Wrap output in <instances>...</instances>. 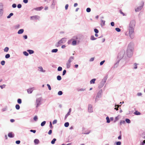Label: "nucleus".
<instances>
[{
    "instance_id": "f257e3e1",
    "label": "nucleus",
    "mask_w": 145,
    "mask_h": 145,
    "mask_svg": "<svg viewBox=\"0 0 145 145\" xmlns=\"http://www.w3.org/2000/svg\"><path fill=\"white\" fill-rule=\"evenodd\" d=\"M133 50V43L131 42L129 44L127 50V55L128 57H130L132 56Z\"/></svg>"
},
{
    "instance_id": "f03ea898",
    "label": "nucleus",
    "mask_w": 145,
    "mask_h": 145,
    "mask_svg": "<svg viewBox=\"0 0 145 145\" xmlns=\"http://www.w3.org/2000/svg\"><path fill=\"white\" fill-rule=\"evenodd\" d=\"M134 29L132 27H128V33H125L126 35H129L131 39H133L134 37L135 32H134Z\"/></svg>"
},
{
    "instance_id": "7ed1b4c3",
    "label": "nucleus",
    "mask_w": 145,
    "mask_h": 145,
    "mask_svg": "<svg viewBox=\"0 0 145 145\" xmlns=\"http://www.w3.org/2000/svg\"><path fill=\"white\" fill-rule=\"evenodd\" d=\"M42 98L41 97L38 98L36 99L35 105L37 108H38L41 104Z\"/></svg>"
},
{
    "instance_id": "20e7f679",
    "label": "nucleus",
    "mask_w": 145,
    "mask_h": 145,
    "mask_svg": "<svg viewBox=\"0 0 145 145\" xmlns=\"http://www.w3.org/2000/svg\"><path fill=\"white\" fill-rule=\"evenodd\" d=\"M103 93V90L101 89L97 93L95 99V102H96L98 101L97 99L100 98L101 97V96Z\"/></svg>"
},
{
    "instance_id": "39448f33",
    "label": "nucleus",
    "mask_w": 145,
    "mask_h": 145,
    "mask_svg": "<svg viewBox=\"0 0 145 145\" xmlns=\"http://www.w3.org/2000/svg\"><path fill=\"white\" fill-rule=\"evenodd\" d=\"M125 54V51L123 50L121 51L118 54V57L120 59V60L123 57Z\"/></svg>"
},
{
    "instance_id": "423d86ee",
    "label": "nucleus",
    "mask_w": 145,
    "mask_h": 145,
    "mask_svg": "<svg viewBox=\"0 0 145 145\" xmlns=\"http://www.w3.org/2000/svg\"><path fill=\"white\" fill-rule=\"evenodd\" d=\"M66 41V39L65 38H63L56 44V46L57 47H58L62 44L64 43Z\"/></svg>"
},
{
    "instance_id": "0eeeda50",
    "label": "nucleus",
    "mask_w": 145,
    "mask_h": 145,
    "mask_svg": "<svg viewBox=\"0 0 145 145\" xmlns=\"http://www.w3.org/2000/svg\"><path fill=\"white\" fill-rule=\"evenodd\" d=\"M144 5V2L143 1H142L141 2V4L140 6L137 7L135 9V11L136 12H138L140 11Z\"/></svg>"
},
{
    "instance_id": "6e6552de",
    "label": "nucleus",
    "mask_w": 145,
    "mask_h": 145,
    "mask_svg": "<svg viewBox=\"0 0 145 145\" xmlns=\"http://www.w3.org/2000/svg\"><path fill=\"white\" fill-rule=\"evenodd\" d=\"M40 18V16L38 15H34L31 16L30 17V19L31 20L35 21L36 20H39Z\"/></svg>"
},
{
    "instance_id": "1a4fd4ad",
    "label": "nucleus",
    "mask_w": 145,
    "mask_h": 145,
    "mask_svg": "<svg viewBox=\"0 0 145 145\" xmlns=\"http://www.w3.org/2000/svg\"><path fill=\"white\" fill-rule=\"evenodd\" d=\"M135 20H131L130 22L129 27H132L133 28H135Z\"/></svg>"
},
{
    "instance_id": "9d476101",
    "label": "nucleus",
    "mask_w": 145,
    "mask_h": 145,
    "mask_svg": "<svg viewBox=\"0 0 145 145\" xmlns=\"http://www.w3.org/2000/svg\"><path fill=\"white\" fill-rule=\"evenodd\" d=\"M88 110L89 112H93V108L92 105L91 104L88 105Z\"/></svg>"
},
{
    "instance_id": "9b49d317",
    "label": "nucleus",
    "mask_w": 145,
    "mask_h": 145,
    "mask_svg": "<svg viewBox=\"0 0 145 145\" xmlns=\"http://www.w3.org/2000/svg\"><path fill=\"white\" fill-rule=\"evenodd\" d=\"M35 89L34 87L29 88L27 90V92L28 93L30 94L32 93L33 90Z\"/></svg>"
},
{
    "instance_id": "f8f14e48",
    "label": "nucleus",
    "mask_w": 145,
    "mask_h": 145,
    "mask_svg": "<svg viewBox=\"0 0 145 145\" xmlns=\"http://www.w3.org/2000/svg\"><path fill=\"white\" fill-rule=\"evenodd\" d=\"M71 111V108H70L69 109V111L68 113L65 115V119L66 120L68 116L70 115V113Z\"/></svg>"
},
{
    "instance_id": "ddd939ff",
    "label": "nucleus",
    "mask_w": 145,
    "mask_h": 145,
    "mask_svg": "<svg viewBox=\"0 0 145 145\" xmlns=\"http://www.w3.org/2000/svg\"><path fill=\"white\" fill-rule=\"evenodd\" d=\"M43 8V7L41 6L39 7H37L33 9V10H35L37 11H40Z\"/></svg>"
},
{
    "instance_id": "4468645a",
    "label": "nucleus",
    "mask_w": 145,
    "mask_h": 145,
    "mask_svg": "<svg viewBox=\"0 0 145 145\" xmlns=\"http://www.w3.org/2000/svg\"><path fill=\"white\" fill-rule=\"evenodd\" d=\"M74 59V56H71L68 61L71 63Z\"/></svg>"
},
{
    "instance_id": "2eb2a0df",
    "label": "nucleus",
    "mask_w": 145,
    "mask_h": 145,
    "mask_svg": "<svg viewBox=\"0 0 145 145\" xmlns=\"http://www.w3.org/2000/svg\"><path fill=\"white\" fill-rule=\"evenodd\" d=\"M66 67L67 68L69 69L71 66V63L67 61L66 63Z\"/></svg>"
},
{
    "instance_id": "dca6fc26",
    "label": "nucleus",
    "mask_w": 145,
    "mask_h": 145,
    "mask_svg": "<svg viewBox=\"0 0 145 145\" xmlns=\"http://www.w3.org/2000/svg\"><path fill=\"white\" fill-rule=\"evenodd\" d=\"M77 44V41L75 40H74L73 39V40H72V42L71 44L73 46H75Z\"/></svg>"
},
{
    "instance_id": "f3484780",
    "label": "nucleus",
    "mask_w": 145,
    "mask_h": 145,
    "mask_svg": "<svg viewBox=\"0 0 145 145\" xmlns=\"http://www.w3.org/2000/svg\"><path fill=\"white\" fill-rule=\"evenodd\" d=\"M107 79V77H105L102 80V81L101 82L103 83V84H105L106 82V80Z\"/></svg>"
},
{
    "instance_id": "a211bd4d",
    "label": "nucleus",
    "mask_w": 145,
    "mask_h": 145,
    "mask_svg": "<svg viewBox=\"0 0 145 145\" xmlns=\"http://www.w3.org/2000/svg\"><path fill=\"white\" fill-rule=\"evenodd\" d=\"M101 24L102 27L103 26L105 25V21L102 20H101Z\"/></svg>"
},
{
    "instance_id": "6ab92c4d",
    "label": "nucleus",
    "mask_w": 145,
    "mask_h": 145,
    "mask_svg": "<svg viewBox=\"0 0 145 145\" xmlns=\"http://www.w3.org/2000/svg\"><path fill=\"white\" fill-rule=\"evenodd\" d=\"M8 136L10 138H13L14 136L12 134V132H10L8 133Z\"/></svg>"
},
{
    "instance_id": "aec40b11",
    "label": "nucleus",
    "mask_w": 145,
    "mask_h": 145,
    "mask_svg": "<svg viewBox=\"0 0 145 145\" xmlns=\"http://www.w3.org/2000/svg\"><path fill=\"white\" fill-rule=\"evenodd\" d=\"M24 32V30L23 29H20L18 32V34H22Z\"/></svg>"
},
{
    "instance_id": "412c9836",
    "label": "nucleus",
    "mask_w": 145,
    "mask_h": 145,
    "mask_svg": "<svg viewBox=\"0 0 145 145\" xmlns=\"http://www.w3.org/2000/svg\"><path fill=\"white\" fill-rule=\"evenodd\" d=\"M27 51L28 52L29 54H33L34 53V51L32 50H28Z\"/></svg>"
},
{
    "instance_id": "4be33fe9",
    "label": "nucleus",
    "mask_w": 145,
    "mask_h": 145,
    "mask_svg": "<svg viewBox=\"0 0 145 145\" xmlns=\"http://www.w3.org/2000/svg\"><path fill=\"white\" fill-rule=\"evenodd\" d=\"M34 142L35 144H38L39 143V140L37 139H35L34 140Z\"/></svg>"
},
{
    "instance_id": "5701e85b",
    "label": "nucleus",
    "mask_w": 145,
    "mask_h": 145,
    "mask_svg": "<svg viewBox=\"0 0 145 145\" xmlns=\"http://www.w3.org/2000/svg\"><path fill=\"white\" fill-rule=\"evenodd\" d=\"M96 80V79L95 78H93L90 81V84H94L95 83V82Z\"/></svg>"
},
{
    "instance_id": "b1692460",
    "label": "nucleus",
    "mask_w": 145,
    "mask_h": 145,
    "mask_svg": "<svg viewBox=\"0 0 145 145\" xmlns=\"http://www.w3.org/2000/svg\"><path fill=\"white\" fill-rule=\"evenodd\" d=\"M104 84H103L102 82H101L99 86V88H102L104 85Z\"/></svg>"
},
{
    "instance_id": "393cba45",
    "label": "nucleus",
    "mask_w": 145,
    "mask_h": 145,
    "mask_svg": "<svg viewBox=\"0 0 145 145\" xmlns=\"http://www.w3.org/2000/svg\"><path fill=\"white\" fill-rule=\"evenodd\" d=\"M119 61L120 60H118L117 61L116 63L114 65V67L116 68L118 67L119 62Z\"/></svg>"
},
{
    "instance_id": "a878e982",
    "label": "nucleus",
    "mask_w": 145,
    "mask_h": 145,
    "mask_svg": "<svg viewBox=\"0 0 145 145\" xmlns=\"http://www.w3.org/2000/svg\"><path fill=\"white\" fill-rule=\"evenodd\" d=\"M39 68L40 69L39 71H40L43 72H45V70H43V69L42 67H39Z\"/></svg>"
},
{
    "instance_id": "bb28decb",
    "label": "nucleus",
    "mask_w": 145,
    "mask_h": 145,
    "mask_svg": "<svg viewBox=\"0 0 145 145\" xmlns=\"http://www.w3.org/2000/svg\"><path fill=\"white\" fill-rule=\"evenodd\" d=\"M13 13H11L9 14L7 16V18H10L11 16L13 15Z\"/></svg>"
},
{
    "instance_id": "cd10ccee",
    "label": "nucleus",
    "mask_w": 145,
    "mask_h": 145,
    "mask_svg": "<svg viewBox=\"0 0 145 145\" xmlns=\"http://www.w3.org/2000/svg\"><path fill=\"white\" fill-rule=\"evenodd\" d=\"M56 139L55 138H54L51 141V143L52 144H54L55 141H56Z\"/></svg>"
},
{
    "instance_id": "c85d7f7f",
    "label": "nucleus",
    "mask_w": 145,
    "mask_h": 145,
    "mask_svg": "<svg viewBox=\"0 0 145 145\" xmlns=\"http://www.w3.org/2000/svg\"><path fill=\"white\" fill-rule=\"evenodd\" d=\"M97 39L96 38H95L93 35H91V37L90 39L91 40H94Z\"/></svg>"
},
{
    "instance_id": "c756f323",
    "label": "nucleus",
    "mask_w": 145,
    "mask_h": 145,
    "mask_svg": "<svg viewBox=\"0 0 145 145\" xmlns=\"http://www.w3.org/2000/svg\"><path fill=\"white\" fill-rule=\"evenodd\" d=\"M58 51V49H54L52 50V52L53 53H56Z\"/></svg>"
},
{
    "instance_id": "7c9ffc66",
    "label": "nucleus",
    "mask_w": 145,
    "mask_h": 145,
    "mask_svg": "<svg viewBox=\"0 0 145 145\" xmlns=\"http://www.w3.org/2000/svg\"><path fill=\"white\" fill-rule=\"evenodd\" d=\"M73 40V39H72L69 40H68L67 43L68 44H71V43L72 42V40Z\"/></svg>"
},
{
    "instance_id": "2f4dec72",
    "label": "nucleus",
    "mask_w": 145,
    "mask_h": 145,
    "mask_svg": "<svg viewBox=\"0 0 145 145\" xmlns=\"http://www.w3.org/2000/svg\"><path fill=\"white\" fill-rule=\"evenodd\" d=\"M125 121L128 123H131V121L128 118H126L125 120Z\"/></svg>"
},
{
    "instance_id": "473e14b6",
    "label": "nucleus",
    "mask_w": 145,
    "mask_h": 145,
    "mask_svg": "<svg viewBox=\"0 0 145 145\" xmlns=\"http://www.w3.org/2000/svg\"><path fill=\"white\" fill-rule=\"evenodd\" d=\"M57 80L59 81L61 80V77L60 76L58 75L57 77Z\"/></svg>"
},
{
    "instance_id": "72a5a7b5",
    "label": "nucleus",
    "mask_w": 145,
    "mask_h": 145,
    "mask_svg": "<svg viewBox=\"0 0 145 145\" xmlns=\"http://www.w3.org/2000/svg\"><path fill=\"white\" fill-rule=\"evenodd\" d=\"M46 123V121H44L41 123V126L42 127L44 126L45 125Z\"/></svg>"
},
{
    "instance_id": "f704fd0d",
    "label": "nucleus",
    "mask_w": 145,
    "mask_h": 145,
    "mask_svg": "<svg viewBox=\"0 0 145 145\" xmlns=\"http://www.w3.org/2000/svg\"><path fill=\"white\" fill-rule=\"evenodd\" d=\"M17 102L19 104H20L22 103V100L20 99H18L17 100Z\"/></svg>"
},
{
    "instance_id": "c9c22d12",
    "label": "nucleus",
    "mask_w": 145,
    "mask_h": 145,
    "mask_svg": "<svg viewBox=\"0 0 145 145\" xmlns=\"http://www.w3.org/2000/svg\"><path fill=\"white\" fill-rule=\"evenodd\" d=\"M106 122L108 123H109L110 122V121L109 117L108 116L106 118Z\"/></svg>"
},
{
    "instance_id": "e433bc0d",
    "label": "nucleus",
    "mask_w": 145,
    "mask_h": 145,
    "mask_svg": "<svg viewBox=\"0 0 145 145\" xmlns=\"http://www.w3.org/2000/svg\"><path fill=\"white\" fill-rule=\"evenodd\" d=\"M115 108H114L116 110H118V107L120 106H121L119 105H115Z\"/></svg>"
},
{
    "instance_id": "4c0bfd02",
    "label": "nucleus",
    "mask_w": 145,
    "mask_h": 145,
    "mask_svg": "<svg viewBox=\"0 0 145 145\" xmlns=\"http://www.w3.org/2000/svg\"><path fill=\"white\" fill-rule=\"evenodd\" d=\"M15 107L17 110H19L20 109V106L18 104H17L16 105Z\"/></svg>"
},
{
    "instance_id": "58836bf2",
    "label": "nucleus",
    "mask_w": 145,
    "mask_h": 145,
    "mask_svg": "<svg viewBox=\"0 0 145 145\" xmlns=\"http://www.w3.org/2000/svg\"><path fill=\"white\" fill-rule=\"evenodd\" d=\"M69 123L68 122H66L64 124V126L65 127H67L69 126Z\"/></svg>"
},
{
    "instance_id": "ea45409f",
    "label": "nucleus",
    "mask_w": 145,
    "mask_h": 145,
    "mask_svg": "<svg viewBox=\"0 0 145 145\" xmlns=\"http://www.w3.org/2000/svg\"><path fill=\"white\" fill-rule=\"evenodd\" d=\"M125 121L124 120L121 121L120 123V125H122V124H124L125 123Z\"/></svg>"
},
{
    "instance_id": "a19ab883",
    "label": "nucleus",
    "mask_w": 145,
    "mask_h": 145,
    "mask_svg": "<svg viewBox=\"0 0 145 145\" xmlns=\"http://www.w3.org/2000/svg\"><path fill=\"white\" fill-rule=\"evenodd\" d=\"M0 10H3V5L1 4H0Z\"/></svg>"
},
{
    "instance_id": "79ce46f5",
    "label": "nucleus",
    "mask_w": 145,
    "mask_h": 145,
    "mask_svg": "<svg viewBox=\"0 0 145 145\" xmlns=\"http://www.w3.org/2000/svg\"><path fill=\"white\" fill-rule=\"evenodd\" d=\"M9 50V48L8 47H5L4 49V51L5 52H7Z\"/></svg>"
},
{
    "instance_id": "37998d69",
    "label": "nucleus",
    "mask_w": 145,
    "mask_h": 145,
    "mask_svg": "<svg viewBox=\"0 0 145 145\" xmlns=\"http://www.w3.org/2000/svg\"><path fill=\"white\" fill-rule=\"evenodd\" d=\"M24 55L26 56H27L29 55L28 53L26 51H24L23 52Z\"/></svg>"
},
{
    "instance_id": "c03bdc74",
    "label": "nucleus",
    "mask_w": 145,
    "mask_h": 145,
    "mask_svg": "<svg viewBox=\"0 0 145 145\" xmlns=\"http://www.w3.org/2000/svg\"><path fill=\"white\" fill-rule=\"evenodd\" d=\"M10 56V55L9 54H7L5 56V57L6 59H8L9 58Z\"/></svg>"
},
{
    "instance_id": "a18cd8bd",
    "label": "nucleus",
    "mask_w": 145,
    "mask_h": 145,
    "mask_svg": "<svg viewBox=\"0 0 145 145\" xmlns=\"http://www.w3.org/2000/svg\"><path fill=\"white\" fill-rule=\"evenodd\" d=\"M7 110V107L6 106L5 107L3 108L1 110L3 112Z\"/></svg>"
},
{
    "instance_id": "49530a36",
    "label": "nucleus",
    "mask_w": 145,
    "mask_h": 145,
    "mask_svg": "<svg viewBox=\"0 0 145 145\" xmlns=\"http://www.w3.org/2000/svg\"><path fill=\"white\" fill-rule=\"evenodd\" d=\"M86 90V89L81 88L78 89V91H84Z\"/></svg>"
},
{
    "instance_id": "de8ad7c7",
    "label": "nucleus",
    "mask_w": 145,
    "mask_h": 145,
    "mask_svg": "<svg viewBox=\"0 0 145 145\" xmlns=\"http://www.w3.org/2000/svg\"><path fill=\"white\" fill-rule=\"evenodd\" d=\"M86 12H90L91 11V9L89 8H88L86 9Z\"/></svg>"
},
{
    "instance_id": "09e8293b",
    "label": "nucleus",
    "mask_w": 145,
    "mask_h": 145,
    "mask_svg": "<svg viewBox=\"0 0 145 145\" xmlns=\"http://www.w3.org/2000/svg\"><path fill=\"white\" fill-rule=\"evenodd\" d=\"M94 32L96 33H99V31L98 29L96 28H95L94 29Z\"/></svg>"
},
{
    "instance_id": "8fccbe9b",
    "label": "nucleus",
    "mask_w": 145,
    "mask_h": 145,
    "mask_svg": "<svg viewBox=\"0 0 145 145\" xmlns=\"http://www.w3.org/2000/svg\"><path fill=\"white\" fill-rule=\"evenodd\" d=\"M63 94V92L61 91H59L58 93V95H61Z\"/></svg>"
},
{
    "instance_id": "3c124183",
    "label": "nucleus",
    "mask_w": 145,
    "mask_h": 145,
    "mask_svg": "<svg viewBox=\"0 0 145 145\" xmlns=\"http://www.w3.org/2000/svg\"><path fill=\"white\" fill-rule=\"evenodd\" d=\"M3 12V10H0V17L1 16Z\"/></svg>"
},
{
    "instance_id": "603ef678",
    "label": "nucleus",
    "mask_w": 145,
    "mask_h": 145,
    "mask_svg": "<svg viewBox=\"0 0 145 145\" xmlns=\"http://www.w3.org/2000/svg\"><path fill=\"white\" fill-rule=\"evenodd\" d=\"M115 30L117 31L118 32H120L121 31V29L120 28L118 27L116 28H115Z\"/></svg>"
},
{
    "instance_id": "864d4df0",
    "label": "nucleus",
    "mask_w": 145,
    "mask_h": 145,
    "mask_svg": "<svg viewBox=\"0 0 145 145\" xmlns=\"http://www.w3.org/2000/svg\"><path fill=\"white\" fill-rule=\"evenodd\" d=\"M62 68L61 67H59L57 68V71H61L62 70Z\"/></svg>"
},
{
    "instance_id": "5fc2aeb1",
    "label": "nucleus",
    "mask_w": 145,
    "mask_h": 145,
    "mask_svg": "<svg viewBox=\"0 0 145 145\" xmlns=\"http://www.w3.org/2000/svg\"><path fill=\"white\" fill-rule=\"evenodd\" d=\"M135 114L136 115H139L140 114V112L136 111L135 112Z\"/></svg>"
},
{
    "instance_id": "6e6d98bb",
    "label": "nucleus",
    "mask_w": 145,
    "mask_h": 145,
    "mask_svg": "<svg viewBox=\"0 0 145 145\" xmlns=\"http://www.w3.org/2000/svg\"><path fill=\"white\" fill-rule=\"evenodd\" d=\"M5 63V61H2L1 62V64L2 65H4Z\"/></svg>"
},
{
    "instance_id": "4d7b16f0",
    "label": "nucleus",
    "mask_w": 145,
    "mask_h": 145,
    "mask_svg": "<svg viewBox=\"0 0 145 145\" xmlns=\"http://www.w3.org/2000/svg\"><path fill=\"white\" fill-rule=\"evenodd\" d=\"M137 64L136 63H135L134 64V67L133 68L135 69H136L137 68Z\"/></svg>"
},
{
    "instance_id": "13d9d810",
    "label": "nucleus",
    "mask_w": 145,
    "mask_h": 145,
    "mask_svg": "<svg viewBox=\"0 0 145 145\" xmlns=\"http://www.w3.org/2000/svg\"><path fill=\"white\" fill-rule=\"evenodd\" d=\"M20 25L19 24L17 25L14 26V28L15 29L19 28L20 27Z\"/></svg>"
},
{
    "instance_id": "bf43d9fd",
    "label": "nucleus",
    "mask_w": 145,
    "mask_h": 145,
    "mask_svg": "<svg viewBox=\"0 0 145 145\" xmlns=\"http://www.w3.org/2000/svg\"><path fill=\"white\" fill-rule=\"evenodd\" d=\"M34 120L35 121H37L38 120V117L37 116H35L33 118Z\"/></svg>"
},
{
    "instance_id": "052dcab7",
    "label": "nucleus",
    "mask_w": 145,
    "mask_h": 145,
    "mask_svg": "<svg viewBox=\"0 0 145 145\" xmlns=\"http://www.w3.org/2000/svg\"><path fill=\"white\" fill-rule=\"evenodd\" d=\"M119 118L118 116L116 117L114 122H116L118 120H119Z\"/></svg>"
},
{
    "instance_id": "680f3d73",
    "label": "nucleus",
    "mask_w": 145,
    "mask_h": 145,
    "mask_svg": "<svg viewBox=\"0 0 145 145\" xmlns=\"http://www.w3.org/2000/svg\"><path fill=\"white\" fill-rule=\"evenodd\" d=\"M47 86L48 87V89L49 90H51V87L50 86V85L49 84H47Z\"/></svg>"
},
{
    "instance_id": "e2e57ef3",
    "label": "nucleus",
    "mask_w": 145,
    "mask_h": 145,
    "mask_svg": "<svg viewBox=\"0 0 145 145\" xmlns=\"http://www.w3.org/2000/svg\"><path fill=\"white\" fill-rule=\"evenodd\" d=\"M22 7V5L21 4H19L17 5V7L18 8H21Z\"/></svg>"
},
{
    "instance_id": "0e129e2a",
    "label": "nucleus",
    "mask_w": 145,
    "mask_h": 145,
    "mask_svg": "<svg viewBox=\"0 0 145 145\" xmlns=\"http://www.w3.org/2000/svg\"><path fill=\"white\" fill-rule=\"evenodd\" d=\"M121 142L120 141H118L116 142V144L117 145H121Z\"/></svg>"
},
{
    "instance_id": "69168bd1",
    "label": "nucleus",
    "mask_w": 145,
    "mask_h": 145,
    "mask_svg": "<svg viewBox=\"0 0 145 145\" xmlns=\"http://www.w3.org/2000/svg\"><path fill=\"white\" fill-rule=\"evenodd\" d=\"M66 72V71L65 70H64L63 71L62 75L63 76L64 75Z\"/></svg>"
},
{
    "instance_id": "338daca9",
    "label": "nucleus",
    "mask_w": 145,
    "mask_h": 145,
    "mask_svg": "<svg viewBox=\"0 0 145 145\" xmlns=\"http://www.w3.org/2000/svg\"><path fill=\"white\" fill-rule=\"evenodd\" d=\"M145 144V140H143V142L141 143L140 144V145H144Z\"/></svg>"
},
{
    "instance_id": "774afa93",
    "label": "nucleus",
    "mask_w": 145,
    "mask_h": 145,
    "mask_svg": "<svg viewBox=\"0 0 145 145\" xmlns=\"http://www.w3.org/2000/svg\"><path fill=\"white\" fill-rule=\"evenodd\" d=\"M144 135H145V132L143 133L142 135V137L144 139H145V136H144Z\"/></svg>"
}]
</instances>
